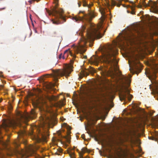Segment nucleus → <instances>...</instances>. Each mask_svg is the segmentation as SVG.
Masks as SVG:
<instances>
[{
  "mask_svg": "<svg viewBox=\"0 0 158 158\" xmlns=\"http://www.w3.org/2000/svg\"><path fill=\"white\" fill-rule=\"evenodd\" d=\"M118 53L117 49L109 46L104 49L102 56L99 57L93 55L89 61L91 64L96 65H98L99 61L103 62L105 64V66L109 67V69H119L118 62L115 57Z\"/></svg>",
  "mask_w": 158,
  "mask_h": 158,
  "instance_id": "1",
  "label": "nucleus"
},
{
  "mask_svg": "<svg viewBox=\"0 0 158 158\" xmlns=\"http://www.w3.org/2000/svg\"><path fill=\"white\" fill-rule=\"evenodd\" d=\"M100 70L102 75L110 76L121 83L122 92L119 96L120 100L123 101L127 98L129 100L131 101L133 96L130 94V90L128 88L130 83L129 79L127 77L122 75L119 70Z\"/></svg>",
  "mask_w": 158,
  "mask_h": 158,
  "instance_id": "2",
  "label": "nucleus"
},
{
  "mask_svg": "<svg viewBox=\"0 0 158 158\" xmlns=\"http://www.w3.org/2000/svg\"><path fill=\"white\" fill-rule=\"evenodd\" d=\"M101 27L100 26L91 25L89 29L87 30L86 33L87 38L84 37L82 38L81 41L83 43L77 48L75 51L76 53L83 54L85 51L83 49V46L85 45L88 41L94 40L95 38L100 39L102 36L103 35H102L99 31Z\"/></svg>",
  "mask_w": 158,
  "mask_h": 158,
  "instance_id": "3",
  "label": "nucleus"
},
{
  "mask_svg": "<svg viewBox=\"0 0 158 158\" xmlns=\"http://www.w3.org/2000/svg\"><path fill=\"white\" fill-rule=\"evenodd\" d=\"M13 144L15 148L14 149V152L19 158H27L30 156H34L35 158H42L37 154L34 150L30 148L25 151L19 148L20 143L18 140H15Z\"/></svg>",
  "mask_w": 158,
  "mask_h": 158,
  "instance_id": "4",
  "label": "nucleus"
},
{
  "mask_svg": "<svg viewBox=\"0 0 158 158\" xmlns=\"http://www.w3.org/2000/svg\"><path fill=\"white\" fill-rule=\"evenodd\" d=\"M82 3L84 6H86L88 7V13L87 14H85L83 17L79 16L74 17L73 19L76 22L85 20L88 22H90L92 19L96 16L93 11L90 9V8L91 6L88 5L86 2L85 0H83Z\"/></svg>",
  "mask_w": 158,
  "mask_h": 158,
  "instance_id": "5",
  "label": "nucleus"
},
{
  "mask_svg": "<svg viewBox=\"0 0 158 158\" xmlns=\"http://www.w3.org/2000/svg\"><path fill=\"white\" fill-rule=\"evenodd\" d=\"M64 11L61 9H57L56 7L53 8L52 10V14L55 15L56 18V19H52V22L53 23L56 25H58L62 23L63 22H61L60 19H61L65 22V19L62 13Z\"/></svg>",
  "mask_w": 158,
  "mask_h": 158,
  "instance_id": "6",
  "label": "nucleus"
},
{
  "mask_svg": "<svg viewBox=\"0 0 158 158\" xmlns=\"http://www.w3.org/2000/svg\"><path fill=\"white\" fill-rule=\"evenodd\" d=\"M69 70H52V73L51 74H48L50 77L55 78L56 81L58 80V77L65 76L66 77H68L73 70L69 71Z\"/></svg>",
  "mask_w": 158,
  "mask_h": 158,
  "instance_id": "7",
  "label": "nucleus"
},
{
  "mask_svg": "<svg viewBox=\"0 0 158 158\" xmlns=\"http://www.w3.org/2000/svg\"><path fill=\"white\" fill-rule=\"evenodd\" d=\"M19 116L20 119L21 121L24 123L25 125L27 124V122L29 119H33L36 116L35 112L32 110L30 114L28 113H19Z\"/></svg>",
  "mask_w": 158,
  "mask_h": 158,
  "instance_id": "8",
  "label": "nucleus"
},
{
  "mask_svg": "<svg viewBox=\"0 0 158 158\" xmlns=\"http://www.w3.org/2000/svg\"><path fill=\"white\" fill-rule=\"evenodd\" d=\"M40 120L41 126L43 127L45 126H48L51 124L53 123V121L52 119L45 115H42Z\"/></svg>",
  "mask_w": 158,
  "mask_h": 158,
  "instance_id": "9",
  "label": "nucleus"
},
{
  "mask_svg": "<svg viewBox=\"0 0 158 158\" xmlns=\"http://www.w3.org/2000/svg\"><path fill=\"white\" fill-rule=\"evenodd\" d=\"M145 0H137L138 2L139 1V4L138 6V8H141L142 6L145 7L147 6H150L152 8L155 9L156 8V4L155 2H153L150 1L148 3L145 2Z\"/></svg>",
  "mask_w": 158,
  "mask_h": 158,
  "instance_id": "10",
  "label": "nucleus"
},
{
  "mask_svg": "<svg viewBox=\"0 0 158 158\" xmlns=\"http://www.w3.org/2000/svg\"><path fill=\"white\" fill-rule=\"evenodd\" d=\"M15 124V122L10 120L7 121L4 120L2 123V128L4 129L6 131H7V128L9 127H13Z\"/></svg>",
  "mask_w": 158,
  "mask_h": 158,
  "instance_id": "11",
  "label": "nucleus"
},
{
  "mask_svg": "<svg viewBox=\"0 0 158 158\" xmlns=\"http://www.w3.org/2000/svg\"><path fill=\"white\" fill-rule=\"evenodd\" d=\"M85 70H81L79 78L81 79L83 77H86L89 73L93 75L94 73H96L97 71V70H88L87 72Z\"/></svg>",
  "mask_w": 158,
  "mask_h": 158,
  "instance_id": "12",
  "label": "nucleus"
},
{
  "mask_svg": "<svg viewBox=\"0 0 158 158\" xmlns=\"http://www.w3.org/2000/svg\"><path fill=\"white\" fill-rule=\"evenodd\" d=\"M85 94L93 99H98L99 94L96 92L89 90L88 92H85Z\"/></svg>",
  "mask_w": 158,
  "mask_h": 158,
  "instance_id": "13",
  "label": "nucleus"
},
{
  "mask_svg": "<svg viewBox=\"0 0 158 158\" xmlns=\"http://www.w3.org/2000/svg\"><path fill=\"white\" fill-rule=\"evenodd\" d=\"M130 66H132V68L131 67L129 69H141L142 67V65L139 62H137L134 60H132L131 63H130L129 62Z\"/></svg>",
  "mask_w": 158,
  "mask_h": 158,
  "instance_id": "14",
  "label": "nucleus"
},
{
  "mask_svg": "<svg viewBox=\"0 0 158 158\" xmlns=\"http://www.w3.org/2000/svg\"><path fill=\"white\" fill-rule=\"evenodd\" d=\"M105 5L109 7L111 5L110 3L109 0H105ZM111 0V5L112 6H117L118 7H119L121 5V2H116L113 0Z\"/></svg>",
  "mask_w": 158,
  "mask_h": 158,
  "instance_id": "15",
  "label": "nucleus"
},
{
  "mask_svg": "<svg viewBox=\"0 0 158 158\" xmlns=\"http://www.w3.org/2000/svg\"><path fill=\"white\" fill-rule=\"evenodd\" d=\"M135 38H136V36L132 33L130 35H127L126 37H123V39L125 40L126 42H131Z\"/></svg>",
  "mask_w": 158,
  "mask_h": 158,
  "instance_id": "16",
  "label": "nucleus"
},
{
  "mask_svg": "<svg viewBox=\"0 0 158 158\" xmlns=\"http://www.w3.org/2000/svg\"><path fill=\"white\" fill-rule=\"evenodd\" d=\"M8 142H6L2 140H0V144L3 146V148L0 147V155H2V150L4 149H7V147L8 145Z\"/></svg>",
  "mask_w": 158,
  "mask_h": 158,
  "instance_id": "17",
  "label": "nucleus"
},
{
  "mask_svg": "<svg viewBox=\"0 0 158 158\" xmlns=\"http://www.w3.org/2000/svg\"><path fill=\"white\" fill-rule=\"evenodd\" d=\"M156 71H151V70H146L145 73L147 76L149 77H155Z\"/></svg>",
  "mask_w": 158,
  "mask_h": 158,
  "instance_id": "18",
  "label": "nucleus"
},
{
  "mask_svg": "<svg viewBox=\"0 0 158 158\" xmlns=\"http://www.w3.org/2000/svg\"><path fill=\"white\" fill-rule=\"evenodd\" d=\"M19 126L21 127H22L23 129H21L20 130V132L19 133L18 136H22L26 134V132L25 130V128H26V126H23L21 124V123H20Z\"/></svg>",
  "mask_w": 158,
  "mask_h": 158,
  "instance_id": "19",
  "label": "nucleus"
},
{
  "mask_svg": "<svg viewBox=\"0 0 158 158\" xmlns=\"http://www.w3.org/2000/svg\"><path fill=\"white\" fill-rule=\"evenodd\" d=\"M74 148H75V147H74L73 149L69 148L67 151V153L69 154L71 158H76L75 153L72 151Z\"/></svg>",
  "mask_w": 158,
  "mask_h": 158,
  "instance_id": "20",
  "label": "nucleus"
},
{
  "mask_svg": "<svg viewBox=\"0 0 158 158\" xmlns=\"http://www.w3.org/2000/svg\"><path fill=\"white\" fill-rule=\"evenodd\" d=\"M85 152H89L88 149L85 148H83L81 152H79V154L80 158H84L83 157V155Z\"/></svg>",
  "mask_w": 158,
  "mask_h": 158,
  "instance_id": "21",
  "label": "nucleus"
},
{
  "mask_svg": "<svg viewBox=\"0 0 158 158\" xmlns=\"http://www.w3.org/2000/svg\"><path fill=\"white\" fill-rule=\"evenodd\" d=\"M69 54H70L71 56H73V54L72 52L69 50H66L64 52V55L63 56V58L65 59L66 58Z\"/></svg>",
  "mask_w": 158,
  "mask_h": 158,
  "instance_id": "22",
  "label": "nucleus"
},
{
  "mask_svg": "<svg viewBox=\"0 0 158 158\" xmlns=\"http://www.w3.org/2000/svg\"><path fill=\"white\" fill-rule=\"evenodd\" d=\"M48 135L47 134V133L46 134H42L41 135V139L42 141L46 142H47V136Z\"/></svg>",
  "mask_w": 158,
  "mask_h": 158,
  "instance_id": "23",
  "label": "nucleus"
},
{
  "mask_svg": "<svg viewBox=\"0 0 158 158\" xmlns=\"http://www.w3.org/2000/svg\"><path fill=\"white\" fill-rule=\"evenodd\" d=\"M141 70H129L133 74L136 73L137 75L141 72Z\"/></svg>",
  "mask_w": 158,
  "mask_h": 158,
  "instance_id": "24",
  "label": "nucleus"
},
{
  "mask_svg": "<svg viewBox=\"0 0 158 158\" xmlns=\"http://www.w3.org/2000/svg\"><path fill=\"white\" fill-rule=\"evenodd\" d=\"M48 99L50 101H56L57 99V98L56 97L54 96H51L48 97Z\"/></svg>",
  "mask_w": 158,
  "mask_h": 158,
  "instance_id": "25",
  "label": "nucleus"
},
{
  "mask_svg": "<svg viewBox=\"0 0 158 158\" xmlns=\"http://www.w3.org/2000/svg\"><path fill=\"white\" fill-rule=\"evenodd\" d=\"M65 67V68L64 69H72L73 68V64H66Z\"/></svg>",
  "mask_w": 158,
  "mask_h": 158,
  "instance_id": "26",
  "label": "nucleus"
},
{
  "mask_svg": "<svg viewBox=\"0 0 158 158\" xmlns=\"http://www.w3.org/2000/svg\"><path fill=\"white\" fill-rule=\"evenodd\" d=\"M32 104L34 107L37 108L39 106V102L38 101L33 102Z\"/></svg>",
  "mask_w": 158,
  "mask_h": 158,
  "instance_id": "27",
  "label": "nucleus"
},
{
  "mask_svg": "<svg viewBox=\"0 0 158 158\" xmlns=\"http://www.w3.org/2000/svg\"><path fill=\"white\" fill-rule=\"evenodd\" d=\"M100 12H101V13L102 15L104 17H105V12L104 11V10H100Z\"/></svg>",
  "mask_w": 158,
  "mask_h": 158,
  "instance_id": "28",
  "label": "nucleus"
},
{
  "mask_svg": "<svg viewBox=\"0 0 158 158\" xmlns=\"http://www.w3.org/2000/svg\"><path fill=\"white\" fill-rule=\"evenodd\" d=\"M85 28V26H82V31H84Z\"/></svg>",
  "mask_w": 158,
  "mask_h": 158,
  "instance_id": "29",
  "label": "nucleus"
},
{
  "mask_svg": "<svg viewBox=\"0 0 158 158\" xmlns=\"http://www.w3.org/2000/svg\"><path fill=\"white\" fill-rule=\"evenodd\" d=\"M148 138L149 139H151L152 140H154L155 138L153 137H149Z\"/></svg>",
  "mask_w": 158,
  "mask_h": 158,
  "instance_id": "30",
  "label": "nucleus"
},
{
  "mask_svg": "<svg viewBox=\"0 0 158 158\" xmlns=\"http://www.w3.org/2000/svg\"><path fill=\"white\" fill-rule=\"evenodd\" d=\"M91 69H96L95 68H94L93 67H91ZM97 69H101L99 67Z\"/></svg>",
  "mask_w": 158,
  "mask_h": 158,
  "instance_id": "31",
  "label": "nucleus"
},
{
  "mask_svg": "<svg viewBox=\"0 0 158 158\" xmlns=\"http://www.w3.org/2000/svg\"><path fill=\"white\" fill-rule=\"evenodd\" d=\"M62 56V54H60V55L59 56V59L61 58Z\"/></svg>",
  "mask_w": 158,
  "mask_h": 158,
  "instance_id": "32",
  "label": "nucleus"
},
{
  "mask_svg": "<svg viewBox=\"0 0 158 158\" xmlns=\"http://www.w3.org/2000/svg\"><path fill=\"white\" fill-rule=\"evenodd\" d=\"M85 135L84 134H83L81 135V137H82V138L83 139H84V137H85Z\"/></svg>",
  "mask_w": 158,
  "mask_h": 158,
  "instance_id": "33",
  "label": "nucleus"
},
{
  "mask_svg": "<svg viewBox=\"0 0 158 158\" xmlns=\"http://www.w3.org/2000/svg\"><path fill=\"white\" fill-rule=\"evenodd\" d=\"M3 85H1L0 86V89H2V88H3Z\"/></svg>",
  "mask_w": 158,
  "mask_h": 158,
  "instance_id": "34",
  "label": "nucleus"
},
{
  "mask_svg": "<svg viewBox=\"0 0 158 158\" xmlns=\"http://www.w3.org/2000/svg\"><path fill=\"white\" fill-rule=\"evenodd\" d=\"M40 79L42 81L44 80V77H40Z\"/></svg>",
  "mask_w": 158,
  "mask_h": 158,
  "instance_id": "35",
  "label": "nucleus"
},
{
  "mask_svg": "<svg viewBox=\"0 0 158 158\" xmlns=\"http://www.w3.org/2000/svg\"><path fill=\"white\" fill-rule=\"evenodd\" d=\"M131 14H135V12L134 11H133L131 12Z\"/></svg>",
  "mask_w": 158,
  "mask_h": 158,
  "instance_id": "36",
  "label": "nucleus"
},
{
  "mask_svg": "<svg viewBox=\"0 0 158 158\" xmlns=\"http://www.w3.org/2000/svg\"><path fill=\"white\" fill-rule=\"evenodd\" d=\"M2 72H1L0 73V77H2Z\"/></svg>",
  "mask_w": 158,
  "mask_h": 158,
  "instance_id": "37",
  "label": "nucleus"
},
{
  "mask_svg": "<svg viewBox=\"0 0 158 158\" xmlns=\"http://www.w3.org/2000/svg\"><path fill=\"white\" fill-rule=\"evenodd\" d=\"M122 1H124L125 2H128L129 0H122Z\"/></svg>",
  "mask_w": 158,
  "mask_h": 158,
  "instance_id": "38",
  "label": "nucleus"
},
{
  "mask_svg": "<svg viewBox=\"0 0 158 158\" xmlns=\"http://www.w3.org/2000/svg\"><path fill=\"white\" fill-rule=\"evenodd\" d=\"M53 120L54 121L55 124H56L57 123V121L55 119H54Z\"/></svg>",
  "mask_w": 158,
  "mask_h": 158,
  "instance_id": "39",
  "label": "nucleus"
},
{
  "mask_svg": "<svg viewBox=\"0 0 158 158\" xmlns=\"http://www.w3.org/2000/svg\"><path fill=\"white\" fill-rule=\"evenodd\" d=\"M83 58L84 59H86L87 58V56H84Z\"/></svg>",
  "mask_w": 158,
  "mask_h": 158,
  "instance_id": "40",
  "label": "nucleus"
},
{
  "mask_svg": "<svg viewBox=\"0 0 158 158\" xmlns=\"http://www.w3.org/2000/svg\"><path fill=\"white\" fill-rule=\"evenodd\" d=\"M79 7H80L81 6V4L80 3H78Z\"/></svg>",
  "mask_w": 158,
  "mask_h": 158,
  "instance_id": "41",
  "label": "nucleus"
},
{
  "mask_svg": "<svg viewBox=\"0 0 158 158\" xmlns=\"http://www.w3.org/2000/svg\"><path fill=\"white\" fill-rule=\"evenodd\" d=\"M61 105H63V106L64 105V104L63 103V102L62 103H61Z\"/></svg>",
  "mask_w": 158,
  "mask_h": 158,
  "instance_id": "42",
  "label": "nucleus"
},
{
  "mask_svg": "<svg viewBox=\"0 0 158 158\" xmlns=\"http://www.w3.org/2000/svg\"><path fill=\"white\" fill-rule=\"evenodd\" d=\"M6 9V7H4V8H2V9H2V10H3V9Z\"/></svg>",
  "mask_w": 158,
  "mask_h": 158,
  "instance_id": "43",
  "label": "nucleus"
},
{
  "mask_svg": "<svg viewBox=\"0 0 158 158\" xmlns=\"http://www.w3.org/2000/svg\"><path fill=\"white\" fill-rule=\"evenodd\" d=\"M83 13V11H80L79 13Z\"/></svg>",
  "mask_w": 158,
  "mask_h": 158,
  "instance_id": "44",
  "label": "nucleus"
},
{
  "mask_svg": "<svg viewBox=\"0 0 158 158\" xmlns=\"http://www.w3.org/2000/svg\"><path fill=\"white\" fill-rule=\"evenodd\" d=\"M77 151L78 152H79V150H78V149H77Z\"/></svg>",
  "mask_w": 158,
  "mask_h": 158,
  "instance_id": "45",
  "label": "nucleus"
},
{
  "mask_svg": "<svg viewBox=\"0 0 158 158\" xmlns=\"http://www.w3.org/2000/svg\"><path fill=\"white\" fill-rule=\"evenodd\" d=\"M55 0V1L56 2H58V0Z\"/></svg>",
  "mask_w": 158,
  "mask_h": 158,
  "instance_id": "46",
  "label": "nucleus"
},
{
  "mask_svg": "<svg viewBox=\"0 0 158 158\" xmlns=\"http://www.w3.org/2000/svg\"><path fill=\"white\" fill-rule=\"evenodd\" d=\"M145 69H148V68H145Z\"/></svg>",
  "mask_w": 158,
  "mask_h": 158,
  "instance_id": "47",
  "label": "nucleus"
},
{
  "mask_svg": "<svg viewBox=\"0 0 158 158\" xmlns=\"http://www.w3.org/2000/svg\"><path fill=\"white\" fill-rule=\"evenodd\" d=\"M147 76H148V77H150L149 76H148V75Z\"/></svg>",
  "mask_w": 158,
  "mask_h": 158,
  "instance_id": "48",
  "label": "nucleus"
},
{
  "mask_svg": "<svg viewBox=\"0 0 158 158\" xmlns=\"http://www.w3.org/2000/svg\"><path fill=\"white\" fill-rule=\"evenodd\" d=\"M87 157H88V156H86V158H87Z\"/></svg>",
  "mask_w": 158,
  "mask_h": 158,
  "instance_id": "49",
  "label": "nucleus"
},
{
  "mask_svg": "<svg viewBox=\"0 0 158 158\" xmlns=\"http://www.w3.org/2000/svg\"><path fill=\"white\" fill-rule=\"evenodd\" d=\"M156 70V69H155V70Z\"/></svg>",
  "mask_w": 158,
  "mask_h": 158,
  "instance_id": "50",
  "label": "nucleus"
},
{
  "mask_svg": "<svg viewBox=\"0 0 158 158\" xmlns=\"http://www.w3.org/2000/svg\"><path fill=\"white\" fill-rule=\"evenodd\" d=\"M1 133V132L0 131V134Z\"/></svg>",
  "mask_w": 158,
  "mask_h": 158,
  "instance_id": "51",
  "label": "nucleus"
}]
</instances>
